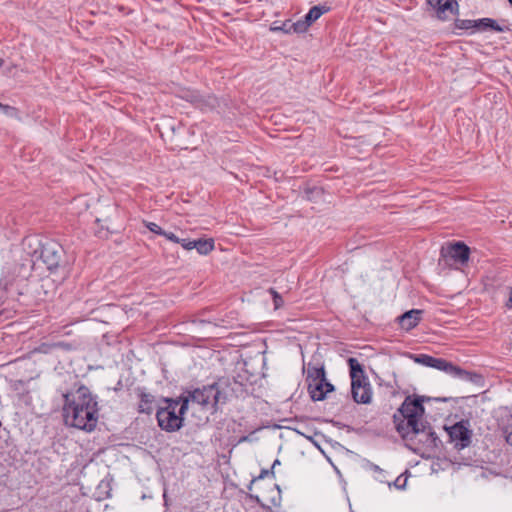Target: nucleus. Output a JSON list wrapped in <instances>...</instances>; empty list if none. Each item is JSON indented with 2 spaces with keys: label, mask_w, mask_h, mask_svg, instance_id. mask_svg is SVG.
Instances as JSON below:
<instances>
[{
  "label": "nucleus",
  "mask_w": 512,
  "mask_h": 512,
  "mask_svg": "<svg viewBox=\"0 0 512 512\" xmlns=\"http://www.w3.org/2000/svg\"><path fill=\"white\" fill-rule=\"evenodd\" d=\"M33 257H36L37 260H41L48 270L54 271L63 261L64 249L58 242L48 240L40 244V250H35Z\"/></svg>",
  "instance_id": "423d86ee"
},
{
  "label": "nucleus",
  "mask_w": 512,
  "mask_h": 512,
  "mask_svg": "<svg viewBox=\"0 0 512 512\" xmlns=\"http://www.w3.org/2000/svg\"><path fill=\"white\" fill-rule=\"evenodd\" d=\"M469 255L470 248L463 242H455L441 249V258L447 265H465L469 260Z\"/></svg>",
  "instance_id": "6e6552de"
},
{
  "label": "nucleus",
  "mask_w": 512,
  "mask_h": 512,
  "mask_svg": "<svg viewBox=\"0 0 512 512\" xmlns=\"http://www.w3.org/2000/svg\"><path fill=\"white\" fill-rule=\"evenodd\" d=\"M0 107H2V103H0Z\"/></svg>",
  "instance_id": "f704fd0d"
},
{
  "label": "nucleus",
  "mask_w": 512,
  "mask_h": 512,
  "mask_svg": "<svg viewBox=\"0 0 512 512\" xmlns=\"http://www.w3.org/2000/svg\"><path fill=\"white\" fill-rule=\"evenodd\" d=\"M310 27V25L306 22V20H299L291 25V28L295 33H304L307 31V29Z\"/></svg>",
  "instance_id": "4be33fe9"
},
{
  "label": "nucleus",
  "mask_w": 512,
  "mask_h": 512,
  "mask_svg": "<svg viewBox=\"0 0 512 512\" xmlns=\"http://www.w3.org/2000/svg\"><path fill=\"white\" fill-rule=\"evenodd\" d=\"M0 111H2L8 117H13V118L20 119L19 111L15 107L2 104V107H0Z\"/></svg>",
  "instance_id": "5701e85b"
},
{
  "label": "nucleus",
  "mask_w": 512,
  "mask_h": 512,
  "mask_svg": "<svg viewBox=\"0 0 512 512\" xmlns=\"http://www.w3.org/2000/svg\"><path fill=\"white\" fill-rule=\"evenodd\" d=\"M329 10L325 6H313L309 12L305 15L306 22L311 26L317 19H319L324 13Z\"/></svg>",
  "instance_id": "aec40b11"
},
{
  "label": "nucleus",
  "mask_w": 512,
  "mask_h": 512,
  "mask_svg": "<svg viewBox=\"0 0 512 512\" xmlns=\"http://www.w3.org/2000/svg\"><path fill=\"white\" fill-rule=\"evenodd\" d=\"M63 417L67 425L86 432L93 431L98 423V403L88 387L80 385L76 395L64 394Z\"/></svg>",
  "instance_id": "f257e3e1"
},
{
  "label": "nucleus",
  "mask_w": 512,
  "mask_h": 512,
  "mask_svg": "<svg viewBox=\"0 0 512 512\" xmlns=\"http://www.w3.org/2000/svg\"><path fill=\"white\" fill-rule=\"evenodd\" d=\"M182 98L191 102L200 109H212L217 106L218 101L215 96L201 95L197 91L187 90L183 92Z\"/></svg>",
  "instance_id": "9d476101"
},
{
  "label": "nucleus",
  "mask_w": 512,
  "mask_h": 512,
  "mask_svg": "<svg viewBox=\"0 0 512 512\" xmlns=\"http://www.w3.org/2000/svg\"><path fill=\"white\" fill-rule=\"evenodd\" d=\"M222 398L227 395V400L230 397H235L237 399H244L248 396V385L238 381L236 378L232 380H228L226 382V387L221 389Z\"/></svg>",
  "instance_id": "9b49d317"
},
{
  "label": "nucleus",
  "mask_w": 512,
  "mask_h": 512,
  "mask_svg": "<svg viewBox=\"0 0 512 512\" xmlns=\"http://www.w3.org/2000/svg\"><path fill=\"white\" fill-rule=\"evenodd\" d=\"M181 246L186 249V250H192L194 249V246H193V240H189V239H180V243Z\"/></svg>",
  "instance_id": "bb28decb"
},
{
  "label": "nucleus",
  "mask_w": 512,
  "mask_h": 512,
  "mask_svg": "<svg viewBox=\"0 0 512 512\" xmlns=\"http://www.w3.org/2000/svg\"><path fill=\"white\" fill-rule=\"evenodd\" d=\"M268 291L272 295L274 308L275 309L281 308L284 304L282 296L274 288H269Z\"/></svg>",
  "instance_id": "b1692460"
},
{
  "label": "nucleus",
  "mask_w": 512,
  "mask_h": 512,
  "mask_svg": "<svg viewBox=\"0 0 512 512\" xmlns=\"http://www.w3.org/2000/svg\"><path fill=\"white\" fill-rule=\"evenodd\" d=\"M506 306L508 308H512V288H510V295H509V299H508V301L506 303Z\"/></svg>",
  "instance_id": "c756f323"
},
{
  "label": "nucleus",
  "mask_w": 512,
  "mask_h": 512,
  "mask_svg": "<svg viewBox=\"0 0 512 512\" xmlns=\"http://www.w3.org/2000/svg\"><path fill=\"white\" fill-rule=\"evenodd\" d=\"M506 441H507V443H509L510 445H512V432H510V433L506 436Z\"/></svg>",
  "instance_id": "7c9ffc66"
},
{
  "label": "nucleus",
  "mask_w": 512,
  "mask_h": 512,
  "mask_svg": "<svg viewBox=\"0 0 512 512\" xmlns=\"http://www.w3.org/2000/svg\"><path fill=\"white\" fill-rule=\"evenodd\" d=\"M166 407L159 408L156 413V418L159 427L166 432L178 431L183 426V416L180 414V409L176 412L177 407L181 406L179 398H164Z\"/></svg>",
  "instance_id": "39448f33"
},
{
  "label": "nucleus",
  "mask_w": 512,
  "mask_h": 512,
  "mask_svg": "<svg viewBox=\"0 0 512 512\" xmlns=\"http://www.w3.org/2000/svg\"><path fill=\"white\" fill-rule=\"evenodd\" d=\"M422 313L423 311L418 309L406 311L397 318L398 323L402 329L410 331L419 324Z\"/></svg>",
  "instance_id": "4468645a"
},
{
  "label": "nucleus",
  "mask_w": 512,
  "mask_h": 512,
  "mask_svg": "<svg viewBox=\"0 0 512 512\" xmlns=\"http://www.w3.org/2000/svg\"><path fill=\"white\" fill-rule=\"evenodd\" d=\"M454 26L456 29L468 30L474 28L475 20L456 19L454 22Z\"/></svg>",
  "instance_id": "412c9836"
},
{
  "label": "nucleus",
  "mask_w": 512,
  "mask_h": 512,
  "mask_svg": "<svg viewBox=\"0 0 512 512\" xmlns=\"http://www.w3.org/2000/svg\"><path fill=\"white\" fill-rule=\"evenodd\" d=\"M351 377V393L356 403L368 404L372 398V389L368 378L365 376L362 365L356 358H349Z\"/></svg>",
  "instance_id": "20e7f679"
},
{
  "label": "nucleus",
  "mask_w": 512,
  "mask_h": 512,
  "mask_svg": "<svg viewBox=\"0 0 512 512\" xmlns=\"http://www.w3.org/2000/svg\"><path fill=\"white\" fill-rule=\"evenodd\" d=\"M405 484H406V479H401V477H398L395 482H394V486L398 489H403L405 487Z\"/></svg>",
  "instance_id": "c85d7f7f"
},
{
  "label": "nucleus",
  "mask_w": 512,
  "mask_h": 512,
  "mask_svg": "<svg viewBox=\"0 0 512 512\" xmlns=\"http://www.w3.org/2000/svg\"><path fill=\"white\" fill-rule=\"evenodd\" d=\"M145 226L149 231L163 236L165 234V230H163L158 224L154 222H145Z\"/></svg>",
  "instance_id": "393cba45"
},
{
  "label": "nucleus",
  "mask_w": 512,
  "mask_h": 512,
  "mask_svg": "<svg viewBox=\"0 0 512 512\" xmlns=\"http://www.w3.org/2000/svg\"><path fill=\"white\" fill-rule=\"evenodd\" d=\"M509 4L512 6V0H508Z\"/></svg>",
  "instance_id": "72a5a7b5"
},
{
  "label": "nucleus",
  "mask_w": 512,
  "mask_h": 512,
  "mask_svg": "<svg viewBox=\"0 0 512 512\" xmlns=\"http://www.w3.org/2000/svg\"><path fill=\"white\" fill-rule=\"evenodd\" d=\"M269 475L274 476V471L272 469H270V470L269 469H262L260 474L257 477H255L252 480V482H254L256 480H259V479H264L265 477H267Z\"/></svg>",
  "instance_id": "a878e982"
},
{
  "label": "nucleus",
  "mask_w": 512,
  "mask_h": 512,
  "mask_svg": "<svg viewBox=\"0 0 512 512\" xmlns=\"http://www.w3.org/2000/svg\"><path fill=\"white\" fill-rule=\"evenodd\" d=\"M424 414L423 399L421 397L412 398L407 396L397 412L393 415V422L396 431L402 439L413 441V434L417 433L420 418Z\"/></svg>",
  "instance_id": "f03ea898"
},
{
  "label": "nucleus",
  "mask_w": 512,
  "mask_h": 512,
  "mask_svg": "<svg viewBox=\"0 0 512 512\" xmlns=\"http://www.w3.org/2000/svg\"><path fill=\"white\" fill-rule=\"evenodd\" d=\"M334 386L324 378V381H315L308 384V392L313 401H322L327 393L332 392Z\"/></svg>",
  "instance_id": "ddd939ff"
},
{
  "label": "nucleus",
  "mask_w": 512,
  "mask_h": 512,
  "mask_svg": "<svg viewBox=\"0 0 512 512\" xmlns=\"http://www.w3.org/2000/svg\"><path fill=\"white\" fill-rule=\"evenodd\" d=\"M3 65H4V60L0 59V67H2Z\"/></svg>",
  "instance_id": "473e14b6"
},
{
  "label": "nucleus",
  "mask_w": 512,
  "mask_h": 512,
  "mask_svg": "<svg viewBox=\"0 0 512 512\" xmlns=\"http://www.w3.org/2000/svg\"><path fill=\"white\" fill-rule=\"evenodd\" d=\"M474 28L483 31L487 29H491L496 32L509 31V28L507 26H500L494 19L491 18H482L475 20Z\"/></svg>",
  "instance_id": "f3484780"
},
{
  "label": "nucleus",
  "mask_w": 512,
  "mask_h": 512,
  "mask_svg": "<svg viewBox=\"0 0 512 512\" xmlns=\"http://www.w3.org/2000/svg\"><path fill=\"white\" fill-rule=\"evenodd\" d=\"M137 391L139 397L138 412L151 414L154 410L155 397L142 388H138Z\"/></svg>",
  "instance_id": "2eb2a0df"
},
{
  "label": "nucleus",
  "mask_w": 512,
  "mask_h": 512,
  "mask_svg": "<svg viewBox=\"0 0 512 512\" xmlns=\"http://www.w3.org/2000/svg\"><path fill=\"white\" fill-rule=\"evenodd\" d=\"M193 246L201 255H207L214 249L213 239H198L193 240Z\"/></svg>",
  "instance_id": "6ab92c4d"
},
{
  "label": "nucleus",
  "mask_w": 512,
  "mask_h": 512,
  "mask_svg": "<svg viewBox=\"0 0 512 512\" xmlns=\"http://www.w3.org/2000/svg\"><path fill=\"white\" fill-rule=\"evenodd\" d=\"M278 465H280V461H279V459H276V460L273 462L271 469L274 471V468H275L276 466H278Z\"/></svg>",
  "instance_id": "2f4dec72"
},
{
  "label": "nucleus",
  "mask_w": 512,
  "mask_h": 512,
  "mask_svg": "<svg viewBox=\"0 0 512 512\" xmlns=\"http://www.w3.org/2000/svg\"><path fill=\"white\" fill-rule=\"evenodd\" d=\"M416 363L422 364L427 367L435 368L437 370L444 371L454 377H458L465 380H472V374L461 369L453 363L446 361L442 358H435L427 354H419L413 357Z\"/></svg>",
  "instance_id": "0eeeda50"
},
{
  "label": "nucleus",
  "mask_w": 512,
  "mask_h": 512,
  "mask_svg": "<svg viewBox=\"0 0 512 512\" xmlns=\"http://www.w3.org/2000/svg\"><path fill=\"white\" fill-rule=\"evenodd\" d=\"M178 398L181 401L180 414L186 413L190 402L196 403L202 407L210 406L216 409L219 403L224 404L227 401V395L222 398V391L219 384L207 385L194 390H186Z\"/></svg>",
  "instance_id": "7ed1b4c3"
},
{
  "label": "nucleus",
  "mask_w": 512,
  "mask_h": 512,
  "mask_svg": "<svg viewBox=\"0 0 512 512\" xmlns=\"http://www.w3.org/2000/svg\"><path fill=\"white\" fill-rule=\"evenodd\" d=\"M418 430L417 433L413 434V440L419 437V442H422L428 448H437L439 443H441L440 439L429 425L421 423L420 426H418Z\"/></svg>",
  "instance_id": "f8f14e48"
},
{
  "label": "nucleus",
  "mask_w": 512,
  "mask_h": 512,
  "mask_svg": "<svg viewBox=\"0 0 512 512\" xmlns=\"http://www.w3.org/2000/svg\"><path fill=\"white\" fill-rule=\"evenodd\" d=\"M437 17L440 20H445L443 15L445 11L449 10L453 15L459 14V5L456 0H437Z\"/></svg>",
  "instance_id": "dca6fc26"
},
{
  "label": "nucleus",
  "mask_w": 512,
  "mask_h": 512,
  "mask_svg": "<svg viewBox=\"0 0 512 512\" xmlns=\"http://www.w3.org/2000/svg\"><path fill=\"white\" fill-rule=\"evenodd\" d=\"M166 239L174 242V243H180V238L177 237L174 233L172 232H167L165 231V234L163 235Z\"/></svg>",
  "instance_id": "cd10ccee"
},
{
  "label": "nucleus",
  "mask_w": 512,
  "mask_h": 512,
  "mask_svg": "<svg viewBox=\"0 0 512 512\" xmlns=\"http://www.w3.org/2000/svg\"><path fill=\"white\" fill-rule=\"evenodd\" d=\"M326 378V372L323 365H314L312 363L308 364L307 367V384L315 381H324Z\"/></svg>",
  "instance_id": "a211bd4d"
},
{
  "label": "nucleus",
  "mask_w": 512,
  "mask_h": 512,
  "mask_svg": "<svg viewBox=\"0 0 512 512\" xmlns=\"http://www.w3.org/2000/svg\"><path fill=\"white\" fill-rule=\"evenodd\" d=\"M471 434V431L462 422H458L448 429L450 440L455 443V448L458 450L470 445Z\"/></svg>",
  "instance_id": "1a4fd4ad"
}]
</instances>
